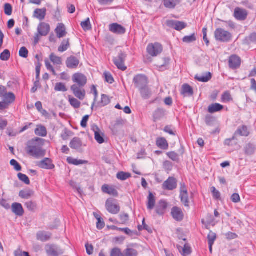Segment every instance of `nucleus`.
<instances>
[{
    "mask_svg": "<svg viewBox=\"0 0 256 256\" xmlns=\"http://www.w3.org/2000/svg\"><path fill=\"white\" fill-rule=\"evenodd\" d=\"M43 142L44 140L39 138H35L29 140L25 148L26 154L36 158L44 157L46 155V151L42 148Z\"/></svg>",
    "mask_w": 256,
    "mask_h": 256,
    "instance_id": "obj_1",
    "label": "nucleus"
},
{
    "mask_svg": "<svg viewBox=\"0 0 256 256\" xmlns=\"http://www.w3.org/2000/svg\"><path fill=\"white\" fill-rule=\"evenodd\" d=\"M214 37L216 40L219 42H230L232 38V34L222 28H218L214 32Z\"/></svg>",
    "mask_w": 256,
    "mask_h": 256,
    "instance_id": "obj_2",
    "label": "nucleus"
},
{
    "mask_svg": "<svg viewBox=\"0 0 256 256\" xmlns=\"http://www.w3.org/2000/svg\"><path fill=\"white\" fill-rule=\"evenodd\" d=\"M106 210L110 214H116L120 211V206L112 198H108L106 202Z\"/></svg>",
    "mask_w": 256,
    "mask_h": 256,
    "instance_id": "obj_3",
    "label": "nucleus"
},
{
    "mask_svg": "<svg viewBox=\"0 0 256 256\" xmlns=\"http://www.w3.org/2000/svg\"><path fill=\"white\" fill-rule=\"evenodd\" d=\"M146 50L148 53L152 56H156L162 51V46L158 42L150 44L148 46Z\"/></svg>",
    "mask_w": 256,
    "mask_h": 256,
    "instance_id": "obj_4",
    "label": "nucleus"
},
{
    "mask_svg": "<svg viewBox=\"0 0 256 256\" xmlns=\"http://www.w3.org/2000/svg\"><path fill=\"white\" fill-rule=\"evenodd\" d=\"M126 54L122 52H120L118 54V56L114 58V62L117 68L122 70H125L126 69V66L124 65V62Z\"/></svg>",
    "mask_w": 256,
    "mask_h": 256,
    "instance_id": "obj_5",
    "label": "nucleus"
},
{
    "mask_svg": "<svg viewBox=\"0 0 256 256\" xmlns=\"http://www.w3.org/2000/svg\"><path fill=\"white\" fill-rule=\"evenodd\" d=\"M45 250L48 256H58L64 254V251L55 244H48Z\"/></svg>",
    "mask_w": 256,
    "mask_h": 256,
    "instance_id": "obj_6",
    "label": "nucleus"
},
{
    "mask_svg": "<svg viewBox=\"0 0 256 256\" xmlns=\"http://www.w3.org/2000/svg\"><path fill=\"white\" fill-rule=\"evenodd\" d=\"M72 80L74 84L80 86H84L87 83L86 76L80 72L74 74L72 76Z\"/></svg>",
    "mask_w": 256,
    "mask_h": 256,
    "instance_id": "obj_7",
    "label": "nucleus"
},
{
    "mask_svg": "<svg viewBox=\"0 0 256 256\" xmlns=\"http://www.w3.org/2000/svg\"><path fill=\"white\" fill-rule=\"evenodd\" d=\"M84 86H78L76 84H73L70 87V90L72 92L74 96L80 100H84L86 97V92L83 88Z\"/></svg>",
    "mask_w": 256,
    "mask_h": 256,
    "instance_id": "obj_8",
    "label": "nucleus"
},
{
    "mask_svg": "<svg viewBox=\"0 0 256 256\" xmlns=\"http://www.w3.org/2000/svg\"><path fill=\"white\" fill-rule=\"evenodd\" d=\"M166 24L168 26L178 31H180L187 26L186 23L175 20H168Z\"/></svg>",
    "mask_w": 256,
    "mask_h": 256,
    "instance_id": "obj_9",
    "label": "nucleus"
},
{
    "mask_svg": "<svg viewBox=\"0 0 256 256\" xmlns=\"http://www.w3.org/2000/svg\"><path fill=\"white\" fill-rule=\"evenodd\" d=\"M181 202L186 207L189 208V199L187 189L184 184H181L180 188V196Z\"/></svg>",
    "mask_w": 256,
    "mask_h": 256,
    "instance_id": "obj_10",
    "label": "nucleus"
},
{
    "mask_svg": "<svg viewBox=\"0 0 256 256\" xmlns=\"http://www.w3.org/2000/svg\"><path fill=\"white\" fill-rule=\"evenodd\" d=\"M134 82L136 86L140 89L147 86L148 79L144 75L138 74L134 78Z\"/></svg>",
    "mask_w": 256,
    "mask_h": 256,
    "instance_id": "obj_11",
    "label": "nucleus"
},
{
    "mask_svg": "<svg viewBox=\"0 0 256 256\" xmlns=\"http://www.w3.org/2000/svg\"><path fill=\"white\" fill-rule=\"evenodd\" d=\"M177 186V182L176 178L172 177H170L162 184L164 190H172L175 189Z\"/></svg>",
    "mask_w": 256,
    "mask_h": 256,
    "instance_id": "obj_12",
    "label": "nucleus"
},
{
    "mask_svg": "<svg viewBox=\"0 0 256 256\" xmlns=\"http://www.w3.org/2000/svg\"><path fill=\"white\" fill-rule=\"evenodd\" d=\"M171 214L172 218L176 221H182L184 217V212L181 208L174 206L172 208Z\"/></svg>",
    "mask_w": 256,
    "mask_h": 256,
    "instance_id": "obj_13",
    "label": "nucleus"
},
{
    "mask_svg": "<svg viewBox=\"0 0 256 256\" xmlns=\"http://www.w3.org/2000/svg\"><path fill=\"white\" fill-rule=\"evenodd\" d=\"M229 66L232 70L238 68L241 64V60L239 56L236 55H232L229 58Z\"/></svg>",
    "mask_w": 256,
    "mask_h": 256,
    "instance_id": "obj_14",
    "label": "nucleus"
},
{
    "mask_svg": "<svg viewBox=\"0 0 256 256\" xmlns=\"http://www.w3.org/2000/svg\"><path fill=\"white\" fill-rule=\"evenodd\" d=\"M109 30L111 32L117 34H122L126 32V28L117 23H114L110 24L109 26Z\"/></svg>",
    "mask_w": 256,
    "mask_h": 256,
    "instance_id": "obj_15",
    "label": "nucleus"
},
{
    "mask_svg": "<svg viewBox=\"0 0 256 256\" xmlns=\"http://www.w3.org/2000/svg\"><path fill=\"white\" fill-rule=\"evenodd\" d=\"M92 130L94 133V138L96 141L100 144L104 143V134L101 132L99 128L96 125L93 124L92 126Z\"/></svg>",
    "mask_w": 256,
    "mask_h": 256,
    "instance_id": "obj_16",
    "label": "nucleus"
},
{
    "mask_svg": "<svg viewBox=\"0 0 256 256\" xmlns=\"http://www.w3.org/2000/svg\"><path fill=\"white\" fill-rule=\"evenodd\" d=\"M37 166L42 168L46 170H52L54 168V165L52 163V160L49 158H44L39 162Z\"/></svg>",
    "mask_w": 256,
    "mask_h": 256,
    "instance_id": "obj_17",
    "label": "nucleus"
},
{
    "mask_svg": "<svg viewBox=\"0 0 256 256\" xmlns=\"http://www.w3.org/2000/svg\"><path fill=\"white\" fill-rule=\"evenodd\" d=\"M248 14V12L246 10L240 8H236L234 10V16L238 20H245L247 18Z\"/></svg>",
    "mask_w": 256,
    "mask_h": 256,
    "instance_id": "obj_18",
    "label": "nucleus"
},
{
    "mask_svg": "<svg viewBox=\"0 0 256 256\" xmlns=\"http://www.w3.org/2000/svg\"><path fill=\"white\" fill-rule=\"evenodd\" d=\"M50 31L49 24L46 22H41L38 27V32L40 36H46Z\"/></svg>",
    "mask_w": 256,
    "mask_h": 256,
    "instance_id": "obj_19",
    "label": "nucleus"
},
{
    "mask_svg": "<svg viewBox=\"0 0 256 256\" xmlns=\"http://www.w3.org/2000/svg\"><path fill=\"white\" fill-rule=\"evenodd\" d=\"M168 207V203L164 200H160L158 202L156 208V212L158 215H163Z\"/></svg>",
    "mask_w": 256,
    "mask_h": 256,
    "instance_id": "obj_20",
    "label": "nucleus"
},
{
    "mask_svg": "<svg viewBox=\"0 0 256 256\" xmlns=\"http://www.w3.org/2000/svg\"><path fill=\"white\" fill-rule=\"evenodd\" d=\"M66 63L68 68H76L80 64V60L76 57L71 56L66 59Z\"/></svg>",
    "mask_w": 256,
    "mask_h": 256,
    "instance_id": "obj_21",
    "label": "nucleus"
},
{
    "mask_svg": "<svg viewBox=\"0 0 256 256\" xmlns=\"http://www.w3.org/2000/svg\"><path fill=\"white\" fill-rule=\"evenodd\" d=\"M12 210L18 216H22L24 214V208L22 205L20 203H13L12 205Z\"/></svg>",
    "mask_w": 256,
    "mask_h": 256,
    "instance_id": "obj_22",
    "label": "nucleus"
},
{
    "mask_svg": "<svg viewBox=\"0 0 256 256\" xmlns=\"http://www.w3.org/2000/svg\"><path fill=\"white\" fill-rule=\"evenodd\" d=\"M1 98L3 100V102L9 105L13 103L16 100V96L12 92H7L2 96Z\"/></svg>",
    "mask_w": 256,
    "mask_h": 256,
    "instance_id": "obj_23",
    "label": "nucleus"
},
{
    "mask_svg": "<svg viewBox=\"0 0 256 256\" xmlns=\"http://www.w3.org/2000/svg\"><path fill=\"white\" fill-rule=\"evenodd\" d=\"M249 134L248 128L245 126L239 127L236 131L234 132L232 139H236L238 136H247Z\"/></svg>",
    "mask_w": 256,
    "mask_h": 256,
    "instance_id": "obj_24",
    "label": "nucleus"
},
{
    "mask_svg": "<svg viewBox=\"0 0 256 256\" xmlns=\"http://www.w3.org/2000/svg\"><path fill=\"white\" fill-rule=\"evenodd\" d=\"M102 190L103 192L112 195L114 196H118V191L112 186H110L108 184H104L102 186Z\"/></svg>",
    "mask_w": 256,
    "mask_h": 256,
    "instance_id": "obj_25",
    "label": "nucleus"
},
{
    "mask_svg": "<svg viewBox=\"0 0 256 256\" xmlns=\"http://www.w3.org/2000/svg\"><path fill=\"white\" fill-rule=\"evenodd\" d=\"M181 94L184 96H191L194 94L192 88L188 84H184L182 86Z\"/></svg>",
    "mask_w": 256,
    "mask_h": 256,
    "instance_id": "obj_26",
    "label": "nucleus"
},
{
    "mask_svg": "<svg viewBox=\"0 0 256 256\" xmlns=\"http://www.w3.org/2000/svg\"><path fill=\"white\" fill-rule=\"evenodd\" d=\"M46 12V9L43 8H36L34 12V16L37 19L42 20L44 19Z\"/></svg>",
    "mask_w": 256,
    "mask_h": 256,
    "instance_id": "obj_27",
    "label": "nucleus"
},
{
    "mask_svg": "<svg viewBox=\"0 0 256 256\" xmlns=\"http://www.w3.org/2000/svg\"><path fill=\"white\" fill-rule=\"evenodd\" d=\"M82 144L80 139L78 138H74L70 142V146L72 149L78 150L82 146Z\"/></svg>",
    "mask_w": 256,
    "mask_h": 256,
    "instance_id": "obj_28",
    "label": "nucleus"
},
{
    "mask_svg": "<svg viewBox=\"0 0 256 256\" xmlns=\"http://www.w3.org/2000/svg\"><path fill=\"white\" fill-rule=\"evenodd\" d=\"M51 234L46 232H39L36 234V238L42 242H46L49 240L51 237Z\"/></svg>",
    "mask_w": 256,
    "mask_h": 256,
    "instance_id": "obj_29",
    "label": "nucleus"
},
{
    "mask_svg": "<svg viewBox=\"0 0 256 256\" xmlns=\"http://www.w3.org/2000/svg\"><path fill=\"white\" fill-rule=\"evenodd\" d=\"M56 32L58 38H62L66 35V28L64 24H59L56 28Z\"/></svg>",
    "mask_w": 256,
    "mask_h": 256,
    "instance_id": "obj_30",
    "label": "nucleus"
},
{
    "mask_svg": "<svg viewBox=\"0 0 256 256\" xmlns=\"http://www.w3.org/2000/svg\"><path fill=\"white\" fill-rule=\"evenodd\" d=\"M34 132L36 136L42 137H44L47 135V130L46 128L42 125H38L36 126Z\"/></svg>",
    "mask_w": 256,
    "mask_h": 256,
    "instance_id": "obj_31",
    "label": "nucleus"
},
{
    "mask_svg": "<svg viewBox=\"0 0 256 256\" xmlns=\"http://www.w3.org/2000/svg\"><path fill=\"white\" fill-rule=\"evenodd\" d=\"M156 204V198L152 193L150 192H149L148 196V197L147 208L149 210H152Z\"/></svg>",
    "mask_w": 256,
    "mask_h": 256,
    "instance_id": "obj_32",
    "label": "nucleus"
},
{
    "mask_svg": "<svg viewBox=\"0 0 256 256\" xmlns=\"http://www.w3.org/2000/svg\"><path fill=\"white\" fill-rule=\"evenodd\" d=\"M224 108V106L218 103L210 105L208 107V112L210 114L220 112Z\"/></svg>",
    "mask_w": 256,
    "mask_h": 256,
    "instance_id": "obj_33",
    "label": "nucleus"
},
{
    "mask_svg": "<svg viewBox=\"0 0 256 256\" xmlns=\"http://www.w3.org/2000/svg\"><path fill=\"white\" fill-rule=\"evenodd\" d=\"M156 146L161 149L166 150L168 148V144L166 140L164 138H159L156 141Z\"/></svg>",
    "mask_w": 256,
    "mask_h": 256,
    "instance_id": "obj_34",
    "label": "nucleus"
},
{
    "mask_svg": "<svg viewBox=\"0 0 256 256\" xmlns=\"http://www.w3.org/2000/svg\"><path fill=\"white\" fill-rule=\"evenodd\" d=\"M180 2V0H165L164 2V4L166 8L174 9Z\"/></svg>",
    "mask_w": 256,
    "mask_h": 256,
    "instance_id": "obj_35",
    "label": "nucleus"
},
{
    "mask_svg": "<svg viewBox=\"0 0 256 256\" xmlns=\"http://www.w3.org/2000/svg\"><path fill=\"white\" fill-rule=\"evenodd\" d=\"M212 78V74L210 72H207L202 75H196L195 78L202 82H207Z\"/></svg>",
    "mask_w": 256,
    "mask_h": 256,
    "instance_id": "obj_36",
    "label": "nucleus"
},
{
    "mask_svg": "<svg viewBox=\"0 0 256 256\" xmlns=\"http://www.w3.org/2000/svg\"><path fill=\"white\" fill-rule=\"evenodd\" d=\"M66 160L69 164H72L75 166L83 164L88 162L86 160L75 159L72 157H68Z\"/></svg>",
    "mask_w": 256,
    "mask_h": 256,
    "instance_id": "obj_37",
    "label": "nucleus"
},
{
    "mask_svg": "<svg viewBox=\"0 0 256 256\" xmlns=\"http://www.w3.org/2000/svg\"><path fill=\"white\" fill-rule=\"evenodd\" d=\"M140 91L142 96L144 99H148L150 98L151 92L147 86L140 89Z\"/></svg>",
    "mask_w": 256,
    "mask_h": 256,
    "instance_id": "obj_38",
    "label": "nucleus"
},
{
    "mask_svg": "<svg viewBox=\"0 0 256 256\" xmlns=\"http://www.w3.org/2000/svg\"><path fill=\"white\" fill-rule=\"evenodd\" d=\"M68 98V102L74 108H78L80 106V102L77 100L76 98L69 96Z\"/></svg>",
    "mask_w": 256,
    "mask_h": 256,
    "instance_id": "obj_39",
    "label": "nucleus"
},
{
    "mask_svg": "<svg viewBox=\"0 0 256 256\" xmlns=\"http://www.w3.org/2000/svg\"><path fill=\"white\" fill-rule=\"evenodd\" d=\"M256 150V146L252 144L249 143L244 148L245 153L248 155L254 154Z\"/></svg>",
    "mask_w": 256,
    "mask_h": 256,
    "instance_id": "obj_40",
    "label": "nucleus"
},
{
    "mask_svg": "<svg viewBox=\"0 0 256 256\" xmlns=\"http://www.w3.org/2000/svg\"><path fill=\"white\" fill-rule=\"evenodd\" d=\"M70 46L69 39H65L63 40L60 46L58 47V50L60 52H64L68 49Z\"/></svg>",
    "mask_w": 256,
    "mask_h": 256,
    "instance_id": "obj_41",
    "label": "nucleus"
},
{
    "mask_svg": "<svg viewBox=\"0 0 256 256\" xmlns=\"http://www.w3.org/2000/svg\"><path fill=\"white\" fill-rule=\"evenodd\" d=\"M50 59L54 64L60 65L62 64V58L56 56L54 53L50 54Z\"/></svg>",
    "mask_w": 256,
    "mask_h": 256,
    "instance_id": "obj_42",
    "label": "nucleus"
},
{
    "mask_svg": "<svg viewBox=\"0 0 256 256\" xmlns=\"http://www.w3.org/2000/svg\"><path fill=\"white\" fill-rule=\"evenodd\" d=\"M34 194V192L31 190H21L20 192L19 196L25 199L30 198Z\"/></svg>",
    "mask_w": 256,
    "mask_h": 256,
    "instance_id": "obj_43",
    "label": "nucleus"
},
{
    "mask_svg": "<svg viewBox=\"0 0 256 256\" xmlns=\"http://www.w3.org/2000/svg\"><path fill=\"white\" fill-rule=\"evenodd\" d=\"M164 116V110L163 109L158 108L155 110L154 114V121L160 120Z\"/></svg>",
    "mask_w": 256,
    "mask_h": 256,
    "instance_id": "obj_44",
    "label": "nucleus"
},
{
    "mask_svg": "<svg viewBox=\"0 0 256 256\" xmlns=\"http://www.w3.org/2000/svg\"><path fill=\"white\" fill-rule=\"evenodd\" d=\"M138 254L137 250L132 248H127L123 252L124 256H138Z\"/></svg>",
    "mask_w": 256,
    "mask_h": 256,
    "instance_id": "obj_45",
    "label": "nucleus"
},
{
    "mask_svg": "<svg viewBox=\"0 0 256 256\" xmlns=\"http://www.w3.org/2000/svg\"><path fill=\"white\" fill-rule=\"evenodd\" d=\"M232 98L228 91H226L224 92L222 96V102H228L232 100Z\"/></svg>",
    "mask_w": 256,
    "mask_h": 256,
    "instance_id": "obj_46",
    "label": "nucleus"
},
{
    "mask_svg": "<svg viewBox=\"0 0 256 256\" xmlns=\"http://www.w3.org/2000/svg\"><path fill=\"white\" fill-rule=\"evenodd\" d=\"M196 38L194 34L190 36H185L182 38V42L185 43H190L195 42Z\"/></svg>",
    "mask_w": 256,
    "mask_h": 256,
    "instance_id": "obj_47",
    "label": "nucleus"
},
{
    "mask_svg": "<svg viewBox=\"0 0 256 256\" xmlns=\"http://www.w3.org/2000/svg\"><path fill=\"white\" fill-rule=\"evenodd\" d=\"M130 176V174L123 172H119L116 174V178L122 180H125Z\"/></svg>",
    "mask_w": 256,
    "mask_h": 256,
    "instance_id": "obj_48",
    "label": "nucleus"
},
{
    "mask_svg": "<svg viewBox=\"0 0 256 256\" xmlns=\"http://www.w3.org/2000/svg\"><path fill=\"white\" fill-rule=\"evenodd\" d=\"M54 90L57 92H66L68 89L66 85L62 82H58L56 84Z\"/></svg>",
    "mask_w": 256,
    "mask_h": 256,
    "instance_id": "obj_49",
    "label": "nucleus"
},
{
    "mask_svg": "<svg viewBox=\"0 0 256 256\" xmlns=\"http://www.w3.org/2000/svg\"><path fill=\"white\" fill-rule=\"evenodd\" d=\"M80 25L84 31L88 30L92 28L89 18H88L85 21L82 22Z\"/></svg>",
    "mask_w": 256,
    "mask_h": 256,
    "instance_id": "obj_50",
    "label": "nucleus"
},
{
    "mask_svg": "<svg viewBox=\"0 0 256 256\" xmlns=\"http://www.w3.org/2000/svg\"><path fill=\"white\" fill-rule=\"evenodd\" d=\"M24 206L30 211H34L36 207V204L32 201H28L24 204Z\"/></svg>",
    "mask_w": 256,
    "mask_h": 256,
    "instance_id": "obj_51",
    "label": "nucleus"
},
{
    "mask_svg": "<svg viewBox=\"0 0 256 256\" xmlns=\"http://www.w3.org/2000/svg\"><path fill=\"white\" fill-rule=\"evenodd\" d=\"M110 256H124L123 252L118 248H114L111 250Z\"/></svg>",
    "mask_w": 256,
    "mask_h": 256,
    "instance_id": "obj_52",
    "label": "nucleus"
},
{
    "mask_svg": "<svg viewBox=\"0 0 256 256\" xmlns=\"http://www.w3.org/2000/svg\"><path fill=\"white\" fill-rule=\"evenodd\" d=\"M18 176L20 180L24 182L26 184H30V181L28 178L24 174L18 173Z\"/></svg>",
    "mask_w": 256,
    "mask_h": 256,
    "instance_id": "obj_53",
    "label": "nucleus"
},
{
    "mask_svg": "<svg viewBox=\"0 0 256 256\" xmlns=\"http://www.w3.org/2000/svg\"><path fill=\"white\" fill-rule=\"evenodd\" d=\"M10 52L8 50H5L0 55V58L2 60H8L10 58Z\"/></svg>",
    "mask_w": 256,
    "mask_h": 256,
    "instance_id": "obj_54",
    "label": "nucleus"
},
{
    "mask_svg": "<svg viewBox=\"0 0 256 256\" xmlns=\"http://www.w3.org/2000/svg\"><path fill=\"white\" fill-rule=\"evenodd\" d=\"M166 155L173 161L177 162L179 160L178 154L174 152H168L166 153Z\"/></svg>",
    "mask_w": 256,
    "mask_h": 256,
    "instance_id": "obj_55",
    "label": "nucleus"
},
{
    "mask_svg": "<svg viewBox=\"0 0 256 256\" xmlns=\"http://www.w3.org/2000/svg\"><path fill=\"white\" fill-rule=\"evenodd\" d=\"M216 234L214 232L210 231L208 236V244H214V243L216 239Z\"/></svg>",
    "mask_w": 256,
    "mask_h": 256,
    "instance_id": "obj_56",
    "label": "nucleus"
},
{
    "mask_svg": "<svg viewBox=\"0 0 256 256\" xmlns=\"http://www.w3.org/2000/svg\"><path fill=\"white\" fill-rule=\"evenodd\" d=\"M28 50L26 47H22L20 48V52H19V55L20 56L24 58H26L28 56Z\"/></svg>",
    "mask_w": 256,
    "mask_h": 256,
    "instance_id": "obj_57",
    "label": "nucleus"
},
{
    "mask_svg": "<svg viewBox=\"0 0 256 256\" xmlns=\"http://www.w3.org/2000/svg\"><path fill=\"white\" fill-rule=\"evenodd\" d=\"M10 164L14 166V168L16 171H20L22 170V166L15 160H12L10 162Z\"/></svg>",
    "mask_w": 256,
    "mask_h": 256,
    "instance_id": "obj_58",
    "label": "nucleus"
},
{
    "mask_svg": "<svg viewBox=\"0 0 256 256\" xmlns=\"http://www.w3.org/2000/svg\"><path fill=\"white\" fill-rule=\"evenodd\" d=\"M104 76L106 81L108 83L112 84L114 82V78L110 73L108 72H104Z\"/></svg>",
    "mask_w": 256,
    "mask_h": 256,
    "instance_id": "obj_59",
    "label": "nucleus"
},
{
    "mask_svg": "<svg viewBox=\"0 0 256 256\" xmlns=\"http://www.w3.org/2000/svg\"><path fill=\"white\" fill-rule=\"evenodd\" d=\"M191 253V248L187 244H185L184 248H182V254L186 256L190 254Z\"/></svg>",
    "mask_w": 256,
    "mask_h": 256,
    "instance_id": "obj_60",
    "label": "nucleus"
},
{
    "mask_svg": "<svg viewBox=\"0 0 256 256\" xmlns=\"http://www.w3.org/2000/svg\"><path fill=\"white\" fill-rule=\"evenodd\" d=\"M4 12L8 16H10L12 13V7L9 4H6L4 5Z\"/></svg>",
    "mask_w": 256,
    "mask_h": 256,
    "instance_id": "obj_61",
    "label": "nucleus"
},
{
    "mask_svg": "<svg viewBox=\"0 0 256 256\" xmlns=\"http://www.w3.org/2000/svg\"><path fill=\"white\" fill-rule=\"evenodd\" d=\"M120 218L122 224H124L128 220L129 216L128 214L124 213L120 214Z\"/></svg>",
    "mask_w": 256,
    "mask_h": 256,
    "instance_id": "obj_62",
    "label": "nucleus"
},
{
    "mask_svg": "<svg viewBox=\"0 0 256 256\" xmlns=\"http://www.w3.org/2000/svg\"><path fill=\"white\" fill-rule=\"evenodd\" d=\"M110 102V100L108 96L105 94H102V96L101 103L104 106L108 104Z\"/></svg>",
    "mask_w": 256,
    "mask_h": 256,
    "instance_id": "obj_63",
    "label": "nucleus"
},
{
    "mask_svg": "<svg viewBox=\"0 0 256 256\" xmlns=\"http://www.w3.org/2000/svg\"><path fill=\"white\" fill-rule=\"evenodd\" d=\"M164 168L167 171H170L172 170V164L170 161H165L164 162Z\"/></svg>",
    "mask_w": 256,
    "mask_h": 256,
    "instance_id": "obj_64",
    "label": "nucleus"
}]
</instances>
